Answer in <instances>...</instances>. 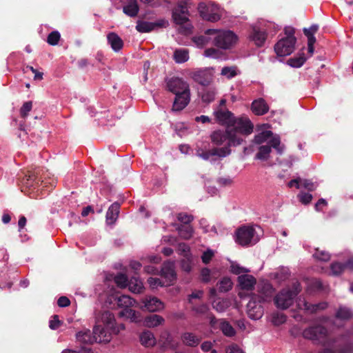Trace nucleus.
<instances>
[{
    "instance_id": "1",
    "label": "nucleus",
    "mask_w": 353,
    "mask_h": 353,
    "mask_svg": "<svg viewBox=\"0 0 353 353\" xmlns=\"http://www.w3.org/2000/svg\"><path fill=\"white\" fill-rule=\"evenodd\" d=\"M275 289L268 281H261L257 284L256 293L251 295L247 304L248 315L252 319H259L263 314L262 303L270 302L274 299Z\"/></svg>"
},
{
    "instance_id": "2",
    "label": "nucleus",
    "mask_w": 353,
    "mask_h": 353,
    "mask_svg": "<svg viewBox=\"0 0 353 353\" xmlns=\"http://www.w3.org/2000/svg\"><path fill=\"white\" fill-rule=\"evenodd\" d=\"M216 121L221 125H225L226 128L239 130L243 135L250 134L253 131V124L247 117L236 118L229 110H218L214 112Z\"/></svg>"
},
{
    "instance_id": "3",
    "label": "nucleus",
    "mask_w": 353,
    "mask_h": 353,
    "mask_svg": "<svg viewBox=\"0 0 353 353\" xmlns=\"http://www.w3.org/2000/svg\"><path fill=\"white\" fill-rule=\"evenodd\" d=\"M352 332L347 330L336 337L329 339L325 347L318 353H353Z\"/></svg>"
},
{
    "instance_id": "4",
    "label": "nucleus",
    "mask_w": 353,
    "mask_h": 353,
    "mask_svg": "<svg viewBox=\"0 0 353 353\" xmlns=\"http://www.w3.org/2000/svg\"><path fill=\"white\" fill-rule=\"evenodd\" d=\"M243 135L239 130L225 128L223 130H217L212 132L210 139L213 144L217 146L223 147H236L241 144L243 141Z\"/></svg>"
},
{
    "instance_id": "5",
    "label": "nucleus",
    "mask_w": 353,
    "mask_h": 353,
    "mask_svg": "<svg viewBox=\"0 0 353 353\" xmlns=\"http://www.w3.org/2000/svg\"><path fill=\"white\" fill-rule=\"evenodd\" d=\"M301 283L294 282L290 287H287L280 290L274 296V303L276 307L280 310H286L293 305L296 296L301 292Z\"/></svg>"
},
{
    "instance_id": "6",
    "label": "nucleus",
    "mask_w": 353,
    "mask_h": 353,
    "mask_svg": "<svg viewBox=\"0 0 353 353\" xmlns=\"http://www.w3.org/2000/svg\"><path fill=\"white\" fill-rule=\"evenodd\" d=\"M327 330L325 327L316 325L305 328L303 332V336L312 341L315 343L325 345L327 339Z\"/></svg>"
},
{
    "instance_id": "7",
    "label": "nucleus",
    "mask_w": 353,
    "mask_h": 353,
    "mask_svg": "<svg viewBox=\"0 0 353 353\" xmlns=\"http://www.w3.org/2000/svg\"><path fill=\"white\" fill-rule=\"evenodd\" d=\"M255 230L252 226H241L236 232V242L242 246H248L258 241L254 239Z\"/></svg>"
},
{
    "instance_id": "8",
    "label": "nucleus",
    "mask_w": 353,
    "mask_h": 353,
    "mask_svg": "<svg viewBox=\"0 0 353 353\" xmlns=\"http://www.w3.org/2000/svg\"><path fill=\"white\" fill-rule=\"evenodd\" d=\"M215 34L216 36L214 38V43L218 48L228 49L236 42V35L230 30L216 31Z\"/></svg>"
},
{
    "instance_id": "9",
    "label": "nucleus",
    "mask_w": 353,
    "mask_h": 353,
    "mask_svg": "<svg viewBox=\"0 0 353 353\" xmlns=\"http://www.w3.org/2000/svg\"><path fill=\"white\" fill-rule=\"evenodd\" d=\"M208 318L210 319V327L212 329H219L228 337H232L235 335L236 331L234 328L228 321L223 319H218L212 313L208 315Z\"/></svg>"
},
{
    "instance_id": "10",
    "label": "nucleus",
    "mask_w": 353,
    "mask_h": 353,
    "mask_svg": "<svg viewBox=\"0 0 353 353\" xmlns=\"http://www.w3.org/2000/svg\"><path fill=\"white\" fill-rule=\"evenodd\" d=\"M219 8L215 5H206L205 3H200L198 6V10L200 16L205 20L215 22L221 19L219 12Z\"/></svg>"
},
{
    "instance_id": "11",
    "label": "nucleus",
    "mask_w": 353,
    "mask_h": 353,
    "mask_svg": "<svg viewBox=\"0 0 353 353\" xmlns=\"http://www.w3.org/2000/svg\"><path fill=\"white\" fill-rule=\"evenodd\" d=\"M41 171L39 168L28 170L27 173L22 179V184L27 188H36L43 183L46 186L47 182L41 179Z\"/></svg>"
},
{
    "instance_id": "12",
    "label": "nucleus",
    "mask_w": 353,
    "mask_h": 353,
    "mask_svg": "<svg viewBox=\"0 0 353 353\" xmlns=\"http://www.w3.org/2000/svg\"><path fill=\"white\" fill-rule=\"evenodd\" d=\"M192 79L199 84L208 86L213 81L214 69L205 68L193 71L190 73Z\"/></svg>"
},
{
    "instance_id": "13",
    "label": "nucleus",
    "mask_w": 353,
    "mask_h": 353,
    "mask_svg": "<svg viewBox=\"0 0 353 353\" xmlns=\"http://www.w3.org/2000/svg\"><path fill=\"white\" fill-rule=\"evenodd\" d=\"M167 88L175 95L190 91L189 84L183 79L176 77L168 81Z\"/></svg>"
},
{
    "instance_id": "14",
    "label": "nucleus",
    "mask_w": 353,
    "mask_h": 353,
    "mask_svg": "<svg viewBox=\"0 0 353 353\" xmlns=\"http://www.w3.org/2000/svg\"><path fill=\"white\" fill-rule=\"evenodd\" d=\"M296 39H281L274 46V51L278 56L290 55L294 50Z\"/></svg>"
},
{
    "instance_id": "15",
    "label": "nucleus",
    "mask_w": 353,
    "mask_h": 353,
    "mask_svg": "<svg viewBox=\"0 0 353 353\" xmlns=\"http://www.w3.org/2000/svg\"><path fill=\"white\" fill-rule=\"evenodd\" d=\"M139 307L150 312L160 311L164 307L163 302L154 296H147L141 300Z\"/></svg>"
},
{
    "instance_id": "16",
    "label": "nucleus",
    "mask_w": 353,
    "mask_h": 353,
    "mask_svg": "<svg viewBox=\"0 0 353 353\" xmlns=\"http://www.w3.org/2000/svg\"><path fill=\"white\" fill-rule=\"evenodd\" d=\"M161 276L165 279L166 285H170L176 279L174 262L168 261L162 264Z\"/></svg>"
},
{
    "instance_id": "17",
    "label": "nucleus",
    "mask_w": 353,
    "mask_h": 353,
    "mask_svg": "<svg viewBox=\"0 0 353 353\" xmlns=\"http://www.w3.org/2000/svg\"><path fill=\"white\" fill-rule=\"evenodd\" d=\"M110 329L103 326L101 324H96L93 328L92 334L96 343H108L111 340Z\"/></svg>"
},
{
    "instance_id": "18",
    "label": "nucleus",
    "mask_w": 353,
    "mask_h": 353,
    "mask_svg": "<svg viewBox=\"0 0 353 353\" xmlns=\"http://www.w3.org/2000/svg\"><path fill=\"white\" fill-rule=\"evenodd\" d=\"M114 323V316L110 311H103L97 316L96 324H101L103 326L110 328L112 332H115Z\"/></svg>"
},
{
    "instance_id": "19",
    "label": "nucleus",
    "mask_w": 353,
    "mask_h": 353,
    "mask_svg": "<svg viewBox=\"0 0 353 353\" xmlns=\"http://www.w3.org/2000/svg\"><path fill=\"white\" fill-rule=\"evenodd\" d=\"M190 91L175 95L172 110L181 111L183 110L190 103Z\"/></svg>"
},
{
    "instance_id": "20",
    "label": "nucleus",
    "mask_w": 353,
    "mask_h": 353,
    "mask_svg": "<svg viewBox=\"0 0 353 353\" xmlns=\"http://www.w3.org/2000/svg\"><path fill=\"white\" fill-rule=\"evenodd\" d=\"M165 23V21L164 20L156 22L139 21L137 22L136 29L139 32H149L156 28L163 27Z\"/></svg>"
},
{
    "instance_id": "21",
    "label": "nucleus",
    "mask_w": 353,
    "mask_h": 353,
    "mask_svg": "<svg viewBox=\"0 0 353 353\" xmlns=\"http://www.w3.org/2000/svg\"><path fill=\"white\" fill-rule=\"evenodd\" d=\"M172 19L175 23L181 26L179 29L181 33L188 34L191 32L192 28L190 26H183L189 20L187 15L178 13V12H172Z\"/></svg>"
},
{
    "instance_id": "22",
    "label": "nucleus",
    "mask_w": 353,
    "mask_h": 353,
    "mask_svg": "<svg viewBox=\"0 0 353 353\" xmlns=\"http://www.w3.org/2000/svg\"><path fill=\"white\" fill-rule=\"evenodd\" d=\"M251 109L256 115H264L269 111V105L264 99L259 98L253 101Z\"/></svg>"
},
{
    "instance_id": "23",
    "label": "nucleus",
    "mask_w": 353,
    "mask_h": 353,
    "mask_svg": "<svg viewBox=\"0 0 353 353\" xmlns=\"http://www.w3.org/2000/svg\"><path fill=\"white\" fill-rule=\"evenodd\" d=\"M120 204L114 202L108 208L106 212V222L108 225L114 224L118 219L119 214Z\"/></svg>"
},
{
    "instance_id": "24",
    "label": "nucleus",
    "mask_w": 353,
    "mask_h": 353,
    "mask_svg": "<svg viewBox=\"0 0 353 353\" xmlns=\"http://www.w3.org/2000/svg\"><path fill=\"white\" fill-rule=\"evenodd\" d=\"M238 281L241 288L245 290H251L256 283V279L249 274H242L239 276Z\"/></svg>"
},
{
    "instance_id": "25",
    "label": "nucleus",
    "mask_w": 353,
    "mask_h": 353,
    "mask_svg": "<svg viewBox=\"0 0 353 353\" xmlns=\"http://www.w3.org/2000/svg\"><path fill=\"white\" fill-rule=\"evenodd\" d=\"M183 343L189 347H196L201 342V337L192 332H184L181 336Z\"/></svg>"
},
{
    "instance_id": "26",
    "label": "nucleus",
    "mask_w": 353,
    "mask_h": 353,
    "mask_svg": "<svg viewBox=\"0 0 353 353\" xmlns=\"http://www.w3.org/2000/svg\"><path fill=\"white\" fill-rule=\"evenodd\" d=\"M108 43L114 52H119L123 47V41L121 37L115 32H110L107 35Z\"/></svg>"
},
{
    "instance_id": "27",
    "label": "nucleus",
    "mask_w": 353,
    "mask_h": 353,
    "mask_svg": "<svg viewBox=\"0 0 353 353\" xmlns=\"http://www.w3.org/2000/svg\"><path fill=\"white\" fill-rule=\"evenodd\" d=\"M139 7L137 0H125V4L123 7V12L130 17L137 16Z\"/></svg>"
},
{
    "instance_id": "28",
    "label": "nucleus",
    "mask_w": 353,
    "mask_h": 353,
    "mask_svg": "<svg viewBox=\"0 0 353 353\" xmlns=\"http://www.w3.org/2000/svg\"><path fill=\"white\" fill-rule=\"evenodd\" d=\"M250 37L257 46L261 47L266 40L267 34L265 31L254 28L252 29Z\"/></svg>"
},
{
    "instance_id": "29",
    "label": "nucleus",
    "mask_w": 353,
    "mask_h": 353,
    "mask_svg": "<svg viewBox=\"0 0 353 353\" xmlns=\"http://www.w3.org/2000/svg\"><path fill=\"white\" fill-rule=\"evenodd\" d=\"M165 321L164 319L158 314H152L146 316L144 319V325L148 327H154Z\"/></svg>"
},
{
    "instance_id": "30",
    "label": "nucleus",
    "mask_w": 353,
    "mask_h": 353,
    "mask_svg": "<svg viewBox=\"0 0 353 353\" xmlns=\"http://www.w3.org/2000/svg\"><path fill=\"white\" fill-rule=\"evenodd\" d=\"M140 341L145 347H152L156 344L154 334L149 330L144 331L141 334Z\"/></svg>"
},
{
    "instance_id": "31",
    "label": "nucleus",
    "mask_w": 353,
    "mask_h": 353,
    "mask_svg": "<svg viewBox=\"0 0 353 353\" xmlns=\"http://www.w3.org/2000/svg\"><path fill=\"white\" fill-rule=\"evenodd\" d=\"M176 229L179 232L180 236L185 240L190 239L194 233L193 228L190 225H176Z\"/></svg>"
},
{
    "instance_id": "32",
    "label": "nucleus",
    "mask_w": 353,
    "mask_h": 353,
    "mask_svg": "<svg viewBox=\"0 0 353 353\" xmlns=\"http://www.w3.org/2000/svg\"><path fill=\"white\" fill-rule=\"evenodd\" d=\"M78 341L83 344H92L95 342L94 335L91 334L89 330L79 332L76 335Z\"/></svg>"
},
{
    "instance_id": "33",
    "label": "nucleus",
    "mask_w": 353,
    "mask_h": 353,
    "mask_svg": "<svg viewBox=\"0 0 353 353\" xmlns=\"http://www.w3.org/2000/svg\"><path fill=\"white\" fill-rule=\"evenodd\" d=\"M119 315L121 316H125L134 322H139L141 321L139 312L132 310L130 307L123 308V310L119 312Z\"/></svg>"
},
{
    "instance_id": "34",
    "label": "nucleus",
    "mask_w": 353,
    "mask_h": 353,
    "mask_svg": "<svg viewBox=\"0 0 353 353\" xmlns=\"http://www.w3.org/2000/svg\"><path fill=\"white\" fill-rule=\"evenodd\" d=\"M117 304L120 307L127 308L133 306L136 301L128 295H121L115 299Z\"/></svg>"
},
{
    "instance_id": "35",
    "label": "nucleus",
    "mask_w": 353,
    "mask_h": 353,
    "mask_svg": "<svg viewBox=\"0 0 353 353\" xmlns=\"http://www.w3.org/2000/svg\"><path fill=\"white\" fill-rule=\"evenodd\" d=\"M174 60L177 63H183L189 59V51L187 49H176L173 54Z\"/></svg>"
},
{
    "instance_id": "36",
    "label": "nucleus",
    "mask_w": 353,
    "mask_h": 353,
    "mask_svg": "<svg viewBox=\"0 0 353 353\" xmlns=\"http://www.w3.org/2000/svg\"><path fill=\"white\" fill-rule=\"evenodd\" d=\"M303 307L305 310L312 314L326 309L327 303L326 302H321L316 304H311L307 302H304Z\"/></svg>"
},
{
    "instance_id": "37",
    "label": "nucleus",
    "mask_w": 353,
    "mask_h": 353,
    "mask_svg": "<svg viewBox=\"0 0 353 353\" xmlns=\"http://www.w3.org/2000/svg\"><path fill=\"white\" fill-rule=\"evenodd\" d=\"M214 33H216V30L208 29L205 32V35L195 37H194L193 41L198 46H203L205 44H207L209 41V38L208 37V35L214 34Z\"/></svg>"
},
{
    "instance_id": "38",
    "label": "nucleus",
    "mask_w": 353,
    "mask_h": 353,
    "mask_svg": "<svg viewBox=\"0 0 353 353\" xmlns=\"http://www.w3.org/2000/svg\"><path fill=\"white\" fill-rule=\"evenodd\" d=\"M216 94V91L214 88H205L201 94V99L203 102L210 103L214 100Z\"/></svg>"
},
{
    "instance_id": "39",
    "label": "nucleus",
    "mask_w": 353,
    "mask_h": 353,
    "mask_svg": "<svg viewBox=\"0 0 353 353\" xmlns=\"http://www.w3.org/2000/svg\"><path fill=\"white\" fill-rule=\"evenodd\" d=\"M128 286L132 292L137 294L141 293L143 288L142 282L136 277H132L129 281Z\"/></svg>"
},
{
    "instance_id": "40",
    "label": "nucleus",
    "mask_w": 353,
    "mask_h": 353,
    "mask_svg": "<svg viewBox=\"0 0 353 353\" xmlns=\"http://www.w3.org/2000/svg\"><path fill=\"white\" fill-rule=\"evenodd\" d=\"M219 292L225 293L230 291L233 286V283L229 277H223L217 283Z\"/></svg>"
},
{
    "instance_id": "41",
    "label": "nucleus",
    "mask_w": 353,
    "mask_h": 353,
    "mask_svg": "<svg viewBox=\"0 0 353 353\" xmlns=\"http://www.w3.org/2000/svg\"><path fill=\"white\" fill-rule=\"evenodd\" d=\"M335 316L341 320H349L352 318L353 313L348 307L341 306L336 311Z\"/></svg>"
},
{
    "instance_id": "42",
    "label": "nucleus",
    "mask_w": 353,
    "mask_h": 353,
    "mask_svg": "<svg viewBox=\"0 0 353 353\" xmlns=\"http://www.w3.org/2000/svg\"><path fill=\"white\" fill-rule=\"evenodd\" d=\"M212 156H217L219 157H225L231 154V149L228 147L214 148L208 150Z\"/></svg>"
},
{
    "instance_id": "43",
    "label": "nucleus",
    "mask_w": 353,
    "mask_h": 353,
    "mask_svg": "<svg viewBox=\"0 0 353 353\" xmlns=\"http://www.w3.org/2000/svg\"><path fill=\"white\" fill-rule=\"evenodd\" d=\"M271 151V146L268 145H261L259 148V152L256 154V159L263 161L268 160Z\"/></svg>"
},
{
    "instance_id": "44",
    "label": "nucleus",
    "mask_w": 353,
    "mask_h": 353,
    "mask_svg": "<svg viewBox=\"0 0 353 353\" xmlns=\"http://www.w3.org/2000/svg\"><path fill=\"white\" fill-rule=\"evenodd\" d=\"M230 301L228 299H217L212 303L213 308L218 312H223L230 306Z\"/></svg>"
},
{
    "instance_id": "45",
    "label": "nucleus",
    "mask_w": 353,
    "mask_h": 353,
    "mask_svg": "<svg viewBox=\"0 0 353 353\" xmlns=\"http://www.w3.org/2000/svg\"><path fill=\"white\" fill-rule=\"evenodd\" d=\"M306 61V58L305 54L302 53L299 57H295L293 58H290L288 61V63L293 68H300L301 67L304 63Z\"/></svg>"
},
{
    "instance_id": "46",
    "label": "nucleus",
    "mask_w": 353,
    "mask_h": 353,
    "mask_svg": "<svg viewBox=\"0 0 353 353\" xmlns=\"http://www.w3.org/2000/svg\"><path fill=\"white\" fill-rule=\"evenodd\" d=\"M267 145L271 146V148H274L278 154H282L283 152V146L281 145V140L279 137L277 136L271 137Z\"/></svg>"
},
{
    "instance_id": "47",
    "label": "nucleus",
    "mask_w": 353,
    "mask_h": 353,
    "mask_svg": "<svg viewBox=\"0 0 353 353\" xmlns=\"http://www.w3.org/2000/svg\"><path fill=\"white\" fill-rule=\"evenodd\" d=\"M272 136V131L266 130L263 131L254 137V142L257 144H261L268 139L271 138Z\"/></svg>"
},
{
    "instance_id": "48",
    "label": "nucleus",
    "mask_w": 353,
    "mask_h": 353,
    "mask_svg": "<svg viewBox=\"0 0 353 353\" xmlns=\"http://www.w3.org/2000/svg\"><path fill=\"white\" fill-rule=\"evenodd\" d=\"M221 74L226 77L228 79H232L237 75L236 66H225L221 70Z\"/></svg>"
},
{
    "instance_id": "49",
    "label": "nucleus",
    "mask_w": 353,
    "mask_h": 353,
    "mask_svg": "<svg viewBox=\"0 0 353 353\" xmlns=\"http://www.w3.org/2000/svg\"><path fill=\"white\" fill-rule=\"evenodd\" d=\"M114 281L117 283V286L121 288H126L129 283L127 276L122 273H119L115 276Z\"/></svg>"
},
{
    "instance_id": "50",
    "label": "nucleus",
    "mask_w": 353,
    "mask_h": 353,
    "mask_svg": "<svg viewBox=\"0 0 353 353\" xmlns=\"http://www.w3.org/2000/svg\"><path fill=\"white\" fill-rule=\"evenodd\" d=\"M313 256L317 260L325 262L328 261L330 259V254L327 252L320 250L319 248L315 250Z\"/></svg>"
},
{
    "instance_id": "51",
    "label": "nucleus",
    "mask_w": 353,
    "mask_h": 353,
    "mask_svg": "<svg viewBox=\"0 0 353 353\" xmlns=\"http://www.w3.org/2000/svg\"><path fill=\"white\" fill-rule=\"evenodd\" d=\"M61 35L58 31H52L48 34L47 42L51 46H56L58 44Z\"/></svg>"
},
{
    "instance_id": "52",
    "label": "nucleus",
    "mask_w": 353,
    "mask_h": 353,
    "mask_svg": "<svg viewBox=\"0 0 353 353\" xmlns=\"http://www.w3.org/2000/svg\"><path fill=\"white\" fill-rule=\"evenodd\" d=\"M272 318V323L276 325H279L281 324L284 323L286 321L287 319L286 316L284 314L279 312L273 313Z\"/></svg>"
},
{
    "instance_id": "53",
    "label": "nucleus",
    "mask_w": 353,
    "mask_h": 353,
    "mask_svg": "<svg viewBox=\"0 0 353 353\" xmlns=\"http://www.w3.org/2000/svg\"><path fill=\"white\" fill-rule=\"evenodd\" d=\"M172 12H178V13L188 15V2L184 0L179 1L176 7L172 10Z\"/></svg>"
},
{
    "instance_id": "54",
    "label": "nucleus",
    "mask_w": 353,
    "mask_h": 353,
    "mask_svg": "<svg viewBox=\"0 0 353 353\" xmlns=\"http://www.w3.org/2000/svg\"><path fill=\"white\" fill-rule=\"evenodd\" d=\"M179 221L181 224L190 225V223L194 220V216L191 214H188L185 212H180L176 216Z\"/></svg>"
},
{
    "instance_id": "55",
    "label": "nucleus",
    "mask_w": 353,
    "mask_h": 353,
    "mask_svg": "<svg viewBox=\"0 0 353 353\" xmlns=\"http://www.w3.org/2000/svg\"><path fill=\"white\" fill-rule=\"evenodd\" d=\"M330 269L332 274L339 275L345 270L344 263L339 262L332 263L330 265Z\"/></svg>"
},
{
    "instance_id": "56",
    "label": "nucleus",
    "mask_w": 353,
    "mask_h": 353,
    "mask_svg": "<svg viewBox=\"0 0 353 353\" xmlns=\"http://www.w3.org/2000/svg\"><path fill=\"white\" fill-rule=\"evenodd\" d=\"M32 101H29L25 102L20 109L21 117L22 118L25 119L28 115V113L32 110Z\"/></svg>"
},
{
    "instance_id": "57",
    "label": "nucleus",
    "mask_w": 353,
    "mask_h": 353,
    "mask_svg": "<svg viewBox=\"0 0 353 353\" xmlns=\"http://www.w3.org/2000/svg\"><path fill=\"white\" fill-rule=\"evenodd\" d=\"M192 310L196 314H205L209 311V307L206 303H202L199 305L192 306Z\"/></svg>"
},
{
    "instance_id": "58",
    "label": "nucleus",
    "mask_w": 353,
    "mask_h": 353,
    "mask_svg": "<svg viewBox=\"0 0 353 353\" xmlns=\"http://www.w3.org/2000/svg\"><path fill=\"white\" fill-rule=\"evenodd\" d=\"M214 256V251L211 249H208L206 251L203 252V253L202 254V256H201L202 262L204 264H208L211 261V260L212 259Z\"/></svg>"
},
{
    "instance_id": "59",
    "label": "nucleus",
    "mask_w": 353,
    "mask_h": 353,
    "mask_svg": "<svg viewBox=\"0 0 353 353\" xmlns=\"http://www.w3.org/2000/svg\"><path fill=\"white\" fill-rule=\"evenodd\" d=\"M201 279L203 283H209L211 280V271L208 268H203L201 270Z\"/></svg>"
},
{
    "instance_id": "60",
    "label": "nucleus",
    "mask_w": 353,
    "mask_h": 353,
    "mask_svg": "<svg viewBox=\"0 0 353 353\" xmlns=\"http://www.w3.org/2000/svg\"><path fill=\"white\" fill-rule=\"evenodd\" d=\"M148 282L150 284V286L151 288H156L157 286L163 287V286H167L168 285H166V282L165 281H162L159 278L150 277L148 279Z\"/></svg>"
},
{
    "instance_id": "61",
    "label": "nucleus",
    "mask_w": 353,
    "mask_h": 353,
    "mask_svg": "<svg viewBox=\"0 0 353 353\" xmlns=\"http://www.w3.org/2000/svg\"><path fill=\"white\" fill-rule=\"evenodd\" d=\"M301 186H303L304 188L307 189L310 192H312L316 190L317 185L313 183L311 180L309 179H301Z\"/></svg>"
},
{
    "instance_id": "62",
    "label": "nucleus",
    "mask_w": 353,
    "mask_h": 353,
    "mask_svg": "<svg viewBox=\"0 0 353 353\" xmlns=\"http://www.w3.org/2000/svg\"><path fill=\"white\" fill-rule=\"evenodd\" d=\"M62 322L59 320L58 315H54L52 319L49 322V327L51 330H57L58 329Z\"/></svg>"
},
{
    "instance_id": "63",
    "label": "nucleus",
    "mask_w": 353,
    "mask_h": 353,
    "mask_svg": "<svg viewBox=\"0 0 353 353\" xmlns=\"http://www.w3.org/2000/svg\"><path fill=\"white\" fill-rule=\"evenodd\" d=\"M231 271L233 274L239 275L242 273H247L249 272L248 269L243 267H241L238 264H232L231 265Z\"/></svg>"
},
{
    "instance_id": "64",
    "label": "nucleus",
    "mask_w": 353,
    "mask_h": 353,
    "mask_svg": "<svg viewBox=\"0 0 353 353\" xmlns=\"http://www.w3.org/2000/svg\"><path fill=\"white\" fill-rule=\"evenodd\" d=\"M299 201L305 205L309 204L312 199V195L310 193L301 192L299 196Z\"/></svg>"
}]
</instances>
